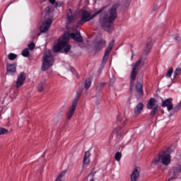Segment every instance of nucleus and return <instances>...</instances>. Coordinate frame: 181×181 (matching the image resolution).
I'll use <instances>...</instances> for the list:
<instances>
[{"label":"nucleus","instance_id":"nucleus-1","mask_svg":"<svg viewBox=\"0 0 181 181\" xmlns=\"http://www.w3.org/2000/svg\"><path fill=\"white\" fill-rule=\"evenodd\" d=\"M117 7L115 6H112L110 11L105 12L103 11H99L98 13H95L93 16H90V12L84 11L82 14L81 22H88L93 18H95L97 15L100 14L99 23L101 26L107 29L111 26V22H114L117 18Z\"/></svg>","mask_w":181,"mask_h":181},{"label":"nucleus","instance_id":"nucleus-2","mask_svg":"<svg viewBox=\"0 0 181 181\" xmlns=\"http://www.w3.org/2000/svg\"><path fill=\"white\" fill-rule=\"evenodd\" d=\"M170 153L167 151H163L156 156L151 163V168H159L160 165L168 166L170 165Z\"/></svg>","mask_w":181,"mask_h":181},{"label":"nucleus","instance_id":"nucleus-3","mask_svg":"<svg viewBox=\"0 0 181 181\" xmlns=\"http://www.w3.org/2000/svg\"><path fill=\"white\" fill-rule=\"evenodd\" d=\"M71 47L69 44V37L64 36L59 38L58 43L54 47V52L57 53V52H64L67 53L70 52Z\"/></svg>","mask_w":181,"mask_h":181},{"label":"nucleus","instance_id":"nucleus-4","mask_svg":"<svg viewBox=\"0 0 181 181\" xmlns=\"http://www.w3.org/2000/svg\"><path fill=\"white\" fill-rule=\"evenodd\" d=\"M53 63L54 60L53 56H52V52H50V50L45 51L43 57L42 70L45 71L47 70V69H50V67L53 66Z\"/></svg>","mask_w":181,"mask_h":181},{"label":"nucleus","instance_id":"nucleus-5","mask_svg":"<svg viewBox=\"0 0 181 181\" xmlns=\"http://www.w3.org/2000/svg\"><path fill=\"white\" fill-rule=\"evenodd\" d=\"M52 22H53V16H45L44 21L40 28V32L42 33H45L50 29V26L52 25Z\"/></svg>","mask_w":181,"mask_h":181},{"label":"nucleus","instance_id":"nucleus-6","mask_svg":"<svg viewBox=\"0 0 181 181\" xmlns=\"http://www.w3.org/2000/svg\"><path fill=\"white\" fill-rule=\"evenodd\" d=\"M147 108L148 110H152L151 114L152 115H155L158 112V110H159L158 100H155V98H151L147 103Z\"/></svg>","mask_w":181,"mask_h":181},{"label":"nucleus","instance_id":"nucleus-7","mask_svg":"<svg viewBox=\"0 0 181 181\" xmlns=\"http://www.w3.org/2000/svg\"><path fill=\"white\" fill-rule=\"evenodd\" d=\"M26 80V74L24 72H21L18 75L17 79L16 81V88H21L23 84H25V81Z\"/></svg>","mask_w":181,"mask_h":181},{"label":"nucleus","instance_id":"nucleus-8","mask_svg":"<svg viewBox=\"0 0 181 181\" xmlns=\"http://www.w3.org/2000/svg\"><path fill=\"white\" fill-rule=\"evenodd\" d=\"M77 99L73 100L72 105L69 108V110L66 113V118L67 119H71V117L74 115V112H76V107H77Z\"/></svg>","mask_w":181,"mask_h":181},{"label":"nucleus","instance_id":"nucleus-9","mask_svg":"<svg viewBox=\"0 0 181 181\" xmlns=\"http://www.w3.org/2000/svg\"><path fill=\"white\" fill-rule=\"evenodd\" d=\"M141 175V168L135 167L133 170L131 175H130V180L131 181H136L139 179V176Z\"/></svg>","mask_w":181,"mask_h":181},{"label":"nucleus","instance_id":"nucleus-10","mask_svg":"<svg viewBox=\"0 0 181 181\" xmlns=\"http://www.w3.org/2000/svg\"><path fill=\"white\" fill-rule=\"evenodd\" d=\"M173 99L168 98L165 100H162L161 105L162 107H166L168 111H172L173 110Z\"/></svg>","mask_w":181,"mask_h":181},{"label":"nucleus","instance_id":"nucleus-11","mask_svg":"<svg viewBox=\"0 0 181 181\" xmlns=\"http://www.w3.org/2000/svg\"><path fill=\"white\" fill-rule=\"evenodd\" d=\"M16 67H18L16 63L7 64L6 70L8 74H9L10 76H15L16 73Z\"/></svg>","mask_w":181,"mask_h":181},{"label":"nucleus","instance_id":"nucleus-12","mask_svg":"<svg viewBox=\"0 0 181 181\" xmlns=\"http://www.w3.org/2000/svg\"><path fill=\"white\" fill-rule=\"evenodd\" d=\"M144 110V104L142 103H138L134 108V114L139 115Z\"/></svg>","mask_w":181,"mask_h":181},{"label":"nucleus","instance_id":"nucleus-13","mask_svg":"<svg viewBox=\"0 0 181 181\" xmlns=\"http://www.w3.org/2000/svg\"><path fill=\"white\" fill-rule=\"evenodd\" d=\"M90 156H91V154L88 151H86L83 157V166L90 165Z\"/></svg>","mask_w":181,"mask_h":181},{"label":"nucleus","instance_id":"nucleus-14","mask_svg":"<svg viewBox=\"0 0 181 181\" xmlns=\"http://www.w3.org/2000/svg\"><path fill=\"white\" fill-rule=\"evenodd\" d=\"M73 21H74V16H73L71 10H69L67 11L66 23H71Z\"/></svg>","mask_w":181,"mask_h":181},{"label":"nucleus","instance_id":"nucleus-15","mask_svg":"<svg viewBox=\"0 0 181 181\" xmlns=\"http://www.w3.org/2000/svg\"><path fill=\"white\" fill-rule=\"evenodd\" d=\"M71 37L76 42H83V38H81V35H80V34L78 33H76V34L71 33Z\"/></svg>","mask_w":181,"mask_h":181},{"label":"nucleus","instance_id":"nucleus-16","mask_svg":"<svg viewBox=\"0 0 181 181\" xmlns=\"http://www.w3.org/2000/svg\"><path fill=\"white\" fill-rule=\"evenodd\" d=\"M138 74V69L136 68H134L132 66V72H131V75H130V77H131V80L132 81H135V78H136V75Z\"/></svg>","mask_w":181,"mask_h":181},{"label":"nucleus","instance_id":"nucleus-17","mask_svg":"<svg viewBox=\"0 0 181 181\" xmlns=\"http://www.w3.org/2000/svg\"><path fill=\"white\" fill-rule=\"evenodd\" d=\"M180 172H181V164L173 168V173L174 176H176V175H177V173H180Z\"/></svg>","mask_w":181,"mask_h":181},{"label":"nucleus","instance_id":"nucleus-18","mask_svg":"<svg viewBox=\"0 0 181 181\" xmlns=\"http://www.w3.org/2000/svg\"><path fill=\"white\" fill-rule=\"evenodd\" d=\"M141 63H142V58L138 59L133 65L132 67L134 69H139V66H141Z\"/></svg>","mask_w":181,"mask_h":181},{"label":"nucleus","instance_id":"nucleus-19","mask_svg":"<svg viewBox=\"0 0 181 181\" xmlns=\"http://www.w3.org/2000/svg\"><path fill=\"white\" fill-rule=\"evenodd\" d=\"M136 90L137 93H140V94L142 93V83L138 82L136 84Z\"/></svg>","mask_w":181,"mask_h":181},{"label":"nucleus","instance_id":"nucleus-20","mask_svg":"<svg viewBox=\"0 0 181 181\" xmlns=\"http://www.w3.org/2000/svg\"><path fill=\"white\" fill-rule=\"evenodd\" d=\"M45 16H48V18H50V16H53L52 15V8L49 6L45 8Z\"/></svg>","mask_w":181,"mask_h":181},{"label":"nucleus","instance_id":"nucleus-21","mask_svg":"<svg viewBox=\"0 0 181 181\" xmlns=\"http://www.w3.org/2000/svg\"><path fill=\"white\" fill-rule=\"evenodd\" d=\"M105 43V42L104 41H100L99 42H98V44L95 46L96 50H100V49L104 47Z\"/></svg>","mask_w":181,"mask_h":181},{"label":"nucleus","instance_id":"nucleus-22","mask_svg":"<svg viewBox=\"0 0 181 181\" xmlns=\"http://www.w3.org/2000/svg\"><path fill=\"white\" fill-rule=\"evenodd\" d=\"M172 74H173V68H170L166 73V78H170V77H172Z\"/></svg>","mask_w":181,"mask_h":181},{"label":"nucleus","instance_id":"nucleus-23","mask_svg":"<svg viewBox=\"0 0 181 181\" xmlns=\"http://www.w3.org/2000/svg\"><path fill=\"white\" fill-rule=\"evenodd\" d=\"M91 87V80L88 78L85 81V88L88 90V88H90Z\"/></svg>","mask_w":181,"mask_h":181},{"label":"nucleus","instance_id":"nucleus-24","mask_svg":"<svg viewBox=\"0 0 181 181\" xmlns=\"http://www.w3.org/2000/svg\"><path fill=\"white\" fill-rule=\"evenodd\" d=\"M18 57V55L16 54L10 53L8 54V60H15Z\"/></svg>","mask_w":181,"mask_h":181},{"label":"nucleus","instance_id":"nucleus-25","mask_svg":"<svg viewBox=\"0 0 181 181\" xmlns=\"http://www.w3.org/2000/svg\"><path fill=\"white\" fill-rule=\"evenodd\" d=\"M121 158H122V154L119 152L116 153V154L115 155V160L119 162V160H121Z\"/></svg>","mask_w":181,"mask_h":181},{"label":"nucleus","instance_id":"nucleus-26","mask_svg":"<svg viewBox=\"0 0 181 181\" xmlns=\"http://www.w3.org/2000/svg\"><path fill=\"white\" fill-rule=\"evenodd\" d=\"M45 87V81H42L38 85V91L42 93L43 91V88Z\"/></svg>","mask_w":181,"mask_h":181},{"label":"nucleus","instance_id":"nucleus-27","mask_svg":"<svg viewBox=\"0 0 181 181\" xmlns=\"http://www.w3.org/2000/svg\"><path fill=\"white\" fill-rule=\"evenodd\" d=\"M23 57H28L29 56V49L25 48L21 53Z\"/></svg>","mask_w":181,"mask_h":181},{"label":"nucleus","instance_id":"nucleus-28","mask_svg":"<svg viewBox=\"0 0 181 181\" xmlns=\"http://www.w3.org/2000/svg\"><path fill=\"white\" fill-rule=\"evenodd\" d=\"M181 73V68H177L175 71H174V77L175 78L177 76H179V74Z\"/></svg>","mask_w":181,"mask_h":181},{"label":"nucleus","instance_id":"nucleus-29","mask_svg":"<svg viewBox=\"0 0 181 181\" xmlns=\"http://www.w3.org/2000/svg\"><path fill=\"white\" fill-rule=\"evenodd\" d=\"M111 50H112V45H109L105 52V54H110V52H111Z\"/></svg>","mask_w":181,"mask_h":181},{"label":"nucleus","instance_id":"nucleus-30","mask_svg":"<svg viewBox=\"0 0 181 181\" xmlns=\"http://www.w3.org/2000/svg\"><path fill=\"white\" fill-rule=\"evenodd\" d=\"M4 134H8V130L5 128L0 127V135H4Z\"/></svg>","mask_w":181,"mask_h":181},{"label":"nucleus","instance_id":"nucleus-31","mask_svg":"<svg viewBox=\"0 0 181 181\" xmlns=\"http://www.w3.org/2000/svg\"><path fill=\"white\" fill-rule=\"evenodd\" d=\"M145 53H149L151 52V45L149 44L146 45V47L144 48Z\"/></svg>","mask_w":181,"mask_h":181},{"label":"nucleus","instance_id":"nucleus-32","mask_svg":"<svg viewBox=\"0 0 181 181\" xmlns=\"http://www.w3.org/2000/svg\"><path fill=\"white\" fill-rule=\"evenodd\" d=\"M87 181H95L94 175L90 174L87 177Z\"/></svg>","mask_w":181,"mask_h":181},{"label":"nucleus","instance_id":"nucleus-33","mask_svg":"<svg viewBox=\"0 0 181 181\" xmlns=\"http://www.w3.org/2000/svg\"><path fill=\"white\" fill-rule=\"evenodd\" d=\"M28 48L30 50H33V49H35V44L30 43V45H28Z\"/></svg>","mask_w":181,"mask_h":181},{"label":"nucleus","instance_id":"nucleus-34","mask_svg":"<svg viewBox=\"0 0 181 181\" xmlns=\"http://www.w3.org/2000/svg\"><path fill=\"white\" fill-rule=\"evenodd\" d=\"M108 54H104V57H103V62H104V63H106L107 62V60H108Z\"/></svg>","mask_w":181,"mask_h":181},{"label":"nucleus","instance_id":"nucleus-35","mask_svg":"<svg viewBox=\"0 0 181 181\" xmlns=\"http://www.w3.org/2000/svg\"><path fill=\"white\" fill-rule=\"evenodd\" d=\"M174 40H177V42H179V40H180V37L179 35H175Z\"/></svg>","mask_w":181,"mask_h":181},{"label":"nucleus","instance_id":"nucleus-36","mask_svg":"<svg viewBox=\"0 0 181 181\" xmlns=\"http://www.w3.org/2000/svg\"><path fill=\"white\" fill-rule=\"evenodd\" d=\"M60 6H62V3H60V2H57V3H56V7H57V8H60Z\"/></svg>","mask_w":181,"mask_h":181},{"label":"nucleus","instance_id":"nucleus-37","mask_svg":"<svg viewBox=\"0 0 181 181\" xmlns=\"http://www.w3.org/2000/svg\"><path fill=\"white\" fill-rule=\"evenodd\" d=\"M70 71H71V73H75L76 72V69H74V68L71 67L69 68Z\"/></svg>","mask_w":181,"mask_h":181},{"label":"nucleus","instance_id":"nucleus-38","mask_svg":"<svg viewBox=\"0 0 181 181\" xmlns=\"http://www.w3.org/2000/svg\"><path fill=\"white\" fill-rule=\"evenodd\" d=\"M50 4H54L56 2V0H49Z\"/></svg>","mask_w":181,"mask_h":181},{"label":"nucleus","instance_id":"nucleus-39","mask_svg":"<svg viewBox=\"0 0 181 181\" xmlns=\"http://www.w3.org/2000/svg\"><path fill=\"white\" fill-rule=\"evenodd\" d=\"M119 129H121V127H117V129H115V132H118L119 131Z\"/></svg>","mask_w":181,"mask_h":181},{"label":"nucleus","instance_id":"nucleus-40","mask_svg":"<svg viewBox=\"0 0 181 181\" xmlns=\"http://www.w3.org/2000/svg\"><path fill=\"white\" fill-rule=\"evenodd\" d=\"M40 2H46V0H40Z\"/></svg>","mask_w":181,"mask_h":181},{"label":"nucleus","instance_id":"nucleus-41","mask_svg":"<svg viewBox=\"0 0 181 181\" xmlns=\"http://www.w3.org/2000/svg\"><path fill=\"white\" fill-rule=\"evenodd\" d=\"M168 180H171V179H169Z\"/></svg>","mask_w":181,"mask_h":181}]
</instances>
